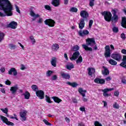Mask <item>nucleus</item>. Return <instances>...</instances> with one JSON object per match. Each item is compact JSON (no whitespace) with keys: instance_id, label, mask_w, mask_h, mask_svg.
Masks as SVG:
<instances>
[{"instance_id":"1","label":"nucleus","mask_w":126,"mask_h":126,"mask_svg":"<svg viewBox=\"0 0 126 126\" xmlns=\"http://www.w3.org/2000/svg\"><path fill=\"white\" fill-rule=\"evenodd\" d=\"M13 7L8 0H0V10H3L7 16H11Z\"/></svg>"},{"instance_id":"2","label":"nucleus","mask_w":126,"mask_h":126,"mask_svg":"<svg viewBox=\"0 0 126 126\" xmlns=\"http://www.w3.org/2000/svg\"><path fill=\"white\" fill-rule=\"evenodd\" d=\"M86 45H82V47L83 49L85 50V51H89L90 52H92V48H94V51H97V49H98V47L96 45V42L95 41V38L94 37L87 38L86 40ZM88 46H90L92 47H88Z\"/></svg>"},{"instance_id":"3","label":"nucleus","mask_w":126,"mask_h":126,"mask_svg":"<svg viewBox=\"0 0 126 126\" xmlns=\"http://www.w3.org/2000/svg\"><path fill=\"white\" fill-rule=\"evenodd\" d=\"M80 16L82 18L80 20V23L79 24V28L80 30H82L85 26V22L84 21H88V17H89V14L87 11L85 10H82L80 12Z\"/></svg>"},{"instance_id":"4","label":"nucleus","mask_w":126,"mask_h":126,"mask_svg":"<svg viewBox=\"0 0 126 126\" xmlns=\"http://www.w3.org/2000/svg\"><path fill=\"white\" fill-rule=\"evenodd\" d=\"M119 11V9L115 8L114 9H112L111 12L113 14V17L111 18V21L112 23V25L115 26V24L114 23H117L118 21H119V16L117 15V13Z\"/></svg>"},{"instance_id":"5","label":"nucleus","mask_w":126,"mask_h":126,"mask_svg":"<svg viewBox=\"0 0 126 126\" xmlns=\"http://www.w3.org/2000/svg\"><path fill=\"white\" fill-rule=\"evenodd\" d=\"M102 15L104 16V19L105 21L110 22L112 18V13L109 11H104L101 13Z\"/></svg>"},{"instance_id":"6","label":"nucleus","mask_w":126,"mask_h":126,"mask_svg":"<svg viewBox=\"0 0 126 126\" xmlns=\"http://www.w3.org/2000/svg\"><path fill=\"white\" fill-rule=\"evenodd\" d=\"M0 118L3 123H4V124H6L7 126H14V123L9 121L8 119H7L6 117L0 115Z\"/></svg>"},{"instance_id":"7","label":"nucleus","mask_w":126,"mask_h":126,"mask_svg":"<svg viewBox=\"0 0 126 126\" xmlns=\"http://www.w3.org/2000/svg\"><path fill=\"white\" fill-rule=\"evenodd\" d=\"M44 23L45 25H48L49 27H54L56 24V22L52 19H48L45 20Z\"/></svg>"},{"instance_id":"8","label":"nucleus","mask_w":126,"mask_h":126,"mask_svg":"<svg viewBox=\"0 0 126 126\" xmlns=\"http://www.w3.org/2000/svg\"><path fill=\"white\" fill-rule=\"evenodd\" d=\"M37 97L40 99H43L45 98V93L42 90H39L35 92Z\"/></svg>"},{"instance_id":"9","label":"nucleus","mask_w":126,"mask_h":126,"mask_svg":"<svg viewBox=\"0 0 126 126\" xmlns=\"http://www.w3.org/2000/svg\"><path fill=\"white\" fill-rule=\"evenodd\" d=\"M87 70L88 71V75L89 76H91V77H93V78H94L95 77V68L93 67H89L87 69Z\"/></svg>"},{"instance_id":"10","label":"nucleus","mask_w":126,"mask_h":126,"mask_svg":"<svg viewBox=\"0 0 126 126\" xmlns=\"http://www.w3.org/2000/svg\"><path fill=\"white\" fill-rule=\"evenodd\" d=\"M28 112L27 110H23L20 112V116L21 117V120L22 122H25L26 121V116L27 115Z\"/></svg>"},{"instance_id":"11","label":"nucleus","mask_w":126,"mask_h":126,"mask_svg":"<svg viewBox=\"0 0 126 126\" xmlns=\"http://www.w3.org/2000/svg\"><path fill=\"white\" fill-rule=\"evenodd\" d=\"M105 52L104 56L105 58H110L111 57V49H110V46L106 45L105 47Z\"/></svg>"},{"instance_id":"12","label":"nucleus","mask_w":126,"mask_h":126,"mask_svg":"<svg viewBox=\"0 0 126 126\" xmlns=\"http://www.w3.org/2000/svg\"><path fill=\"white\" fill-rule=\"evenodd\" d=\"M111 58L117 62H120L122 60V55L120 54H112L111 55Z\"/></svg>"},{"instance_id":"13","label":"nucleus","mask_w":126,"mask_h":126,"mask_svg":"<svg viewBox=\"0 0 126 126\" xmlns=\"http://www.w3.org/2000/svg\"><path fill=\"white\" fill-rule=\"evenodd\" d=\"M79 56H80V53L79 51H75L72 56V58H70V60L71 61H75V60H77L79 58Z\"/></svg>"},{"instance_id":"14","label":"nucleus","mask_w":126,"mask_h":126,"mask_svg":"<svg viewBox=\"0 0 126 126\" xmlns=\"http://www.w3.org/2000/svg\"><path fill=\"white\" fill-rule=\"evenodd\" d=\"M78 34L81 37H84V36H86L89 34V31L87 30H84L83 32L82 31H80L78 32Z\"/></svg>"},{"instance_id":"15","label":"nucleus","mask_w":126,"mask_h":126,"mask_svg":"<svg viewBox=\"0 0 126 126\" xmlns=\"http://www.w3.org/2000/svg\"><path fill=\"white\" fill-rule=\"evenodd\" d=\"M30 15H31V16H32V17H34L32 19V21H34L36 20V18H38V17H40V15L39 14H36L35 15V13L34 12V11H33V10H31L30 11Z\"/></svg>"},{"instance_id":"16","label":"nucleus","mask_w":126,"mask_h":126,"mask_svg":"<svg viewBox=\"0 0 126 126\" xmlns=\"http://www.w3.org/2000/svg\"><path fill=\"white\" fill-rule=\"evenodd\" d=\"M8 74L10 75H16V69L15 68H11L8 71Z\"/></svg>"},{"instance_id":"17","label":"nucleus","mask_w":126,"mask_h":126,"mask_svg":"<svg viewBox=\"0 0 126 126\" xmlns=\"http://www.w3.org/2000/svg\"><path fill=\"white\" fill-rule=\"evenodd\" d=\"M102 68L104 69L102 71V73L103 75H109L110 74V71H109V69L107 67L103 66Z\"/></svg>"},{"instance_id":"18","label":"nucleus","mask_w":126,"mask_h":126,"mask_svg":"<svg viewBox=\"0 0 126 126\" xmlns=\"http://www.w3.org/2000/svg\"><path fill=\"white\" fill-rule=\"evenodd\" d=\"M123 62L121 63L120 64V66L126 68V55L123 56V59L122 60Z\"/></svg>"},{"instance_id":"19","label":"nucleus","mask_w":126,"mask_h":126,"mask_svg":"<svg viewBox=\"0 0 126 126\" xmlns=\"http://www.w3.org/2000/svg\"><path fill=\"white\" fill-rule=\"evenodd\" d=\"M51 4L52 5H54V6L58 7L60 5V2L61 0H52Z\"/></svg>"},{"instance_id":"20","label":"nucleus","mask_w":126,"mask_h":126,"mask_svg":"<svg viewBox=\"0 0 126 126\" xmlns=\"http://www.w3.org/2000/svg\"><path fill=\"white\" fill-rule=\"evenodd\" d=\"M121 26L123 27V28L126 29V17H123L122 18L121 21Z\"/></svg>"},{"instance_id":"21","label":"nucleus","mask_w":126,"mask_h":126,"mask_svg":"<svg viewBox=\"0 0 126 126\" xmlns=\"http://www.w3.org/2000/svg\"><path fill=\"white\" fill-rule=\"evenodd\" d=\"M66 84L67 85H69V86H71V87H73V88H75L78 86V84L76 82H67Z\"/></svg>"},{"instance_id":"22","label":"nucleus","mask_w":126,"mask_h":126,"mask_svg":"<svg viewBox=\"0 0 126 126\" xmlns=\"http://www.w3.org/2000/svg\"><path fill=\"white\" fill-rule=\"evenodd\" d=\"M52 99H53V101H54V102L55 103H57L58 104H60V103H61V102H63V100H62V99L59 98V97H58V96H53L52 97Z\"/></svg>"},{"instance_id":"23","label":"nucleus","mask_w":126,"mask_h":126,"mask_svg":"<svg viewBox=\"0 0 126 126\" xmlns=\"http://www.w3.org/2000/svg\"><path fill=\"white\" fill-rule=\"evenodd\" d=\"M7 27L12 28V29H15V27H16V22L14 21L11 22L8 25Z\"/></svg>"},{"instance_id":"24","label":"nucleus","mask_w":126,"mask_h":126,"mask_svg":"<svg viewBox=\"0 0 126 126\" xmlns=\"http://www.w3.org/2000/svg\"><path fill=\"white\" fill-rule=\"evenodd\" d=\"M61 75L63 78H64L65 79H69L70 78V75L64 72H61Z\"/></svg>"},{"instance_id":"25","label":"nucleus","mask_w":126,"mask_h":126,"mask_svg":"<svg viewBox=\"0 0 126 126\" xmlns=\"http://www.w3.org/2000/svg\"><path fill=\"white\" fill-rule=\"evenodd\" d=\"M51 63L52 66L56 67V66H57V58L53 57V58H52L51 61Z\"/></svg>"},{"instance_id":"26","label":"nucleus","mask_w":126,"mask_h":126,"mask_svg":"<svg viewBox=\"0 0 126 126\" xmlns=\"http://www.w3.org/2000/svg\"><path fill=\"white\" fill-rule=\"evenodd\" d=\"M60 49V46H59V44L55 43L54 44H53L52 47V50L54 52H57L58 50Z\"/></svg>"},{"instance_id":"27","label":"nucleus","mask_w":126,"mask_h":126,"mask_svg":"<svg viewBox=\"0 0 126 126\" xmlns=\"http://www.w3.org/2000/svg\"><path fill=\"white\" fill-rule=\"evenodd\" d=\"M66 68H67L68 70H70L72 69V68H74V65H73V63H69L67 64V65L65 66Z\"/></svg>"},{"instance_id":"28","label":"nucleus","mask_w":126,"mask_h":126,"mask_svg":"<svg viewBox=\"0 0 126 126\" xmlns=\"http://www.w3.org/2000/svg\"><path fill=\"white\" fill-rule=\"evenodd\" d=\"M78 92L79 93L81 94L82 96H83V97H85V93L87 92V91H86V90H83L82 88H79L78 90Z\"/></svg>"},{"instance_id":"29","label":"nucleus","mask_w":126,"mask_h":126,"mask_svg":"<svg viewBox=\"0 0 126 126\" xmlns=\"http://www.w3.org/2000/svg\"><path fill=\"white\" fill-rule=\"evenodd\" d=\"M94 82L98 84H104L105 83V80L104 79H94Z\"/></svg>"},{"instance_id":"30","label":"nucleus","mask_w":126,"mask_h":126,"mask_svg":"<svg viewBox=\"0 0 126 126\" xmlns=\"http://www.w3.org/2000/svg\"><path fill=\"white\" fill-rule=\"evenodd\" d=\"M25 99H27V100H28V99H30V93L28 91H26L25 93L23 94Z\"/></svg>"},{"instance_id":"31","label":"nucleus","mask_w":126,"mask_h":126,"mask_svg":"<svg viewBox=\"0 0 126 126\" xmlns=\"http://www.w3.org/2000/svg\"><path fill=\"white\" fill-rule=\"evenodd\" d=\"M102 92H103V95L104 96V97H107L112 95L111 94H108V92L105 89L102 90Z\"/></svg>"},{"instance_id":"32","label":"nucleus","mask_w":126,"mask_h":126,"mask_svg":"<svg viewBox=\"0 0 126 126\" xmlns=\"http://www.w3.org/2000/svg\"><path fill=\"white\" fill-rule=\"evenodd\" d=\"M108 63H109L112 65H116L117 63V62H116L115 60L113 59H110L108 60Z\"/></svg>"},{"instance_id":"33","label":"nucleus","mask_w":126,"mask_h":126,"mask_svg":"<svg viewBox=\"0 0 126 126\" xmlns=\"http://www.w3.org/2000/svg\"><path fill=\"white\" fill-rule=\"evenodd\" d=\"M83 61V59H82V57L81 55H80L78 58V59L76 60V63H81Z\"/></svg>"},{"instance_id":"34","label":"nucleus","mask_w":126,"mask_h":126,"mask_svg":"<svg viewBox=\"0 0 126 126\" xmlns=\"http://www.w3.org/2000/svg\"><path fill=\"white\" fill-rule=\"evenodd\" d=\"M45 100L47 103H48L49 104H51V103H53V101L51 100V98L49 97V96L47 95H45Z\"/></svg>"},{"instance_id":"35","label":"nucleus","mask_w":126,"mask_h":126,"mask_svg":"<svg viewBox=\"0 0 126 126\" xmlns=\"http://www.w3.org/2000/svg\"><path fill=\"white\" fill-rule=\"evenodd\" d=\"M10 91H11L12 94H14L15 93H16V86L11 87Z\"/></svg>"},{"instance_id":"36","label":"nucleus","mask_w":126,"mask_h":126,"mask_svg":"<svg viewBox=\"0 0 126 126\" xmlns=\"http://www.w3.org/2000/svg\"><path fill=\"white\" fill-rule=\"evenodd\" d=\"M78 50H79V46L78 45H75L72 48V51L73 52H78Z\"/></svg>"},{"instance_id":"37","label":"nucleus","mask_w":126,"mask_h":126,"mask_svg":"<svg viewBox=\"0 0 126 126\" xmlns=\"http://www.w3.org/2000/svg\"><path fill=\"white\" fill-rule=\"evenodd\" d=\"M32 90L35 92H36L37 91H38V86H37V85H33L32 86Z\"/></svg>"},{"instance_id":"38","label":"nucleus","mask_w":126,"mask_h":126,"mask_svg":"<svg viewBox=\"0 0 126 126\" xmlns=\"http://www.w3.org/2000/svg\"><path fill=\"white\" fill-rule=\"evenodd\" d=\"M78 9H77V8L75 7H71L70 10V12H77L78 11Z\"/></svg>"},{"instance_id":"39","label":"nucleus","mask_w":126,"mask_h":126,"mask_svg":"<svg viewBox=\"0 0 126 126\" xmlns=\"http://www.w3.org/2000/svg\"><path fill=\"white\" fill-rule=\"evenodd\" d=\"M5 34L3 32H0V43L3 41Z\"/></svg>"},{"instance_id":"40","label":"nucleus","mask_w":126,"mask_h":126,"mask_svg":"<svg viewBox=\"0 0 126 126\" xmlns=\"http://www.w3.org/2000/svg\"><path fill=\"white\" fill-rule=\"evenodd\" d=\"M112 31L114 32V33H118V32H119V28L114 26L112 28Z\"/></svg>"},{"instance_id":"41","label":"nucleus","mask_w":126,"mask_h":126,"mask_svg":"<svg viewBox=\"0 0 126 126\" xmlns=\"http://www.w3.org/2000/svg\"><path fill=\"white\" fill-rule=\"evenodd\" d=\"M43 123H44L45 125H46V126H52V123L49 122L46 119L43 120Z\"/></svg>"},{"instance_id":"42","label":"nucleus","mask_w":126,"mask_h":126,"mask_svg":"<svg viewBox=\"0 0 126 126\" xmlns=\"http://www.w3.org/2000/svg\"><path fill=\"white\" fill-rule=\"evenodd\" d=\"M43 123H44L45 125H46V126H52V123L49 122L46 119L43 120Z\"/></svg>"},{"instance_id":"43","label":"nucleus","mask_w":126,"mask_h":126,"mask_svg":"<svg viewBox=\"0 0 126 126\" xmlns=\"http://www.w3.org/2000/svg\"><path fill=\"white\" fill-rule=\"evenodd\" d=\"M53 72H54L53 71L51 70H48L46 72V76L48 77H50L51 76V75H52V73H53Z\"/></svg>"},{"instance_id":"44","label":"nucleus","mask_w":126,"mask_h":126,"mask_svg":"<svg viewBox=\"0 0 126 126\" xmlns=\"http://www.w3.org/2000/svg\"><path fill=\"white\" fill-rule=\"evenodd\" d=\"M16 47V46H15V45L13 44H10L9 45V48L11 50H14V49H15Z\"/></svg>"},{"instance_id":"45","label":"nucleus","mask_w":126,"mask_h":126,"mask_svg":"<svg viewBox=\"0 0 126 126\" xmlns=\"http://www.w3.org/2000/svg\"><path fill=\"white\" fill-rule=\"evenodd\" d=\"M95 1V0H90V6L92 7L93 6H94V2Z\"/></svg>"},{"instance_id":"46","label":"nucleus","mask_w":126,"mask_h":126,"mask_svg":"<svg viewBox=\"0 0 126 126\" xmlns=\"http://www.w3.org/2000/svg\"><path fill=\"white\" fill-rule=\"evenodd\" d=\"M0 110L4 113V114H7V113H8V109H7V108H5L4 109L1 108Z\"/></svg>"},{"instance_id":"47","label":"nucleus","mask_w":126,"mask_h":126,"mask_svg":"<svg viewBox=\"0 0 126 126\" xmlns=\"http://www.w3.org/2000/svg\"><path fill=\"white\" fill-rule=\"evenodd\" d=\"M44 7L45 8V9H46L47 10H52V8H51V6H50V5H45L44 6Z\"/></svg>"},{"instance_id":"48","label":"nucleus","mask_w":126,"mask_h":126,"mask_svg":"<svg viewBox=\"0 0 126 126\" xmlns=\"http://www.w3.org/2000/svg\"><path fill=\"white\" fill-rule=\"evenodd\" d=\"M94 126H102V124H101L98 121H95L94 123Z\"/></svg>"},{"instance_id":"49","label":"nucleus","mask_w":126,"mask_h":126,"mask_svg":"<svg viewBox=\"0 0 126 126\" xmlns=\"http://www.w3.org/2000/svg\"><path fill=\"white\" fill-rule=\"evenodd\" d=\"M93 24V20H90L89 24V28L91 29V27H92V25Z\"/></svg>"},{"instance_id":"50","label":"nucleus","mask_w":126,"mask_h":126,"mask_svg":"<svg viewBox=\"0 0 126 126\" xmlns=\"http://www.w3.org/2000/svg\"><path fill=\"white\" fill-rule=\"evenodd\" d=\"M30 38L31 40H32V44H35V43H36V40H35V39H34V37L33 36H31Z\"/></svg>"},{"instance_id":"51","label":"nucleus","mask_w":126,"mask_h":126,"mask_svg":"<svg viewBox=\"0 0 126 126\" xmlns=\"http://www.w3.org/2000/svg\"><path fill=\"white\" fill-rule=\"evenodd\" d=\"M121 38L122 39H123V40H126V34L124 33H122L121 34Z\"/></svg>"},{"instance_id":"52","label":"nucleus","mask_w":126,"mask_h":126,"mask_svg":"<svg viewBox=\"0 0 126 126\" xmlns=\"http://www.w3.org/2000/svg\"><path fill=\"white\" fill-rule=\"evenodd\" d=\"M120 95V92L118 91H115L114 92V95L116 96V97H118Z\"/></svg>"},{"instance_id":"53","label":"nucleus","mask_w":126,"mask_h":126,"mask_svg":"<svg viewBox=\"0 0 126 126\" xmlns=\"http://www.w3.org/2000/svg\"><path fill=\"white\" fill-rule=\"evenodd\" d=\"M21 70H24L25 69H26V67H25V65L23 64H21Z\"/></svg>"},{"instance_id":"54","label":"nucleus","mask_w":126,"mask_h":126,"mask_svg":"<svg viewBox=\"0 0 126 126\" xmlns=\"http://www.w3.org/2000/svg\"><path fill=\"white\" fill-rule=\"evenodd\" d=\"M16 11L19 13L20 15H21V12H20V10L19 9V7L16 6Z\"/></svg>"},{"instance_id":"55","label":"nucleus","mask_w":126,"mask_h":126,"mask_svg":"<svg viewBox=\"0 0 126 126\" xmlns=\"http://www.w3.org/2000/svg\"><path fill=\"white\" fill-rule=\"evenodd\" d=\"M5 84L6 85H10V84H11V82H10V81L7 80L5 81Z\"/></svg>"},{"instance_id":"56","label":"nucleus","mask_w":126,"mask_h":126,"mask_svg":"<svg viewBox=\"0 0 126 126\" xmlns=\"http://www.w3.org/2000/svg\"><path fill=\"white\" fill-rule=\"evenodd\" d=\"M113 107H114V108H115V109H119V105H118V104H117V102H115V104H114L113 105Z\"/></svg>"},{"instance_id":"57","label":"nucleus","mask_w":126,"mask_h":126,"mask_svg":"<svg viewBox=\"0 0 126 126\" xmlns=\"http://www.w3.org/2000/svg\"><path fill=\"white\" fill-rule=\"evenodd\" d=\"M79 109L81 112H85V107L84 106L80 107Z\"/></svg>"},{"instance_id":"58","label":"nucleus","mask_w":126,"mask_h":126,"mask_svg":"<svg viewBox=\"0 0 126 126\" xmlns=\"http://www.w3.org/2000/svg\"><path fill=\"white\" fill-rule=\"evenodd\" d=\"M107 92H109V91H113L114 90V88H110V89H104Z\"/></svg>"},{"instance_id":"59","label":"nucleus","mask_w":126,"mask_h":126,"mask_svg":"<svg viewBox=\"0 0 126 126\" xmlns=\"http://www.w3.org/2000/svg\"><path fill=\"white\" fill-rule=\"evenodd\" d=\"M0 92L2 93H3V94H5V89L4 88H1L0 89Z\"/></svg>"},{"instance_id":"60","label":"nucleus","mask_w":126,"mask_h":126,"mask_svg":"<svg viewBox=\"0 0 126 126\" xmlns=\"http://www.w3.org/2000/svg\"><path fill=\"white\" fill-rule=\"evenodd\" d=\"M72 102L73 103H74L75 104L77 103V99L75 98H74L72 99Z\"/></svg>"},{"instance_id":"61","label":"nucleus","mask_w":126,"mask_h":126,"mask_svg":"<svg viewBox=\"0 0 126 126\" xmlns=\"http://www.w3.org/2000/svg\"><path fill=\"white\" fill-rule=\"evenodd\" d=\"M78 126H85V124L83 122H80L78 123Z\"/></svg>"},{"instance_id":"62","label":"nucleus","mask_w":126,"mask_h":126,"mask_svg":"<svg viewBox=\"0 0 126 126\" xmlns=\"http://www.w3.org/2000/svg\"><path fill=\"white\" fill-rule=\"evenodd\" d=\"M0 71H1V72H4V71H5V68H4V67H3L0 68Z\"/></svg>"},{"instance_id":"63","label":"nucleus","mask_w":126,"mask_h":126,"mask_svg":"<svg viewBox=\"0 0 126 126\" xmlns=\"http://www.w3.org/2000/svg\"><path fill=\"white\" fill-rule=\"evenodd\" d=\"M121 53H122V54H124V55H126V50L122 49L121 51Z\"/></svg>"},{"instance_id":"64","label":"nucleus","mask_w":126,"mask_h":126,"mask_svg":"<svg viewBox=\"0 0 126 126\" xmlns=\"http://www.w3.org/2000/svg\"><path fill=\"white\" fill-rule=\"evenodd\" d=\"M121 82L123 84H126V79H122Z\"/></svg>"}]
</instances>
